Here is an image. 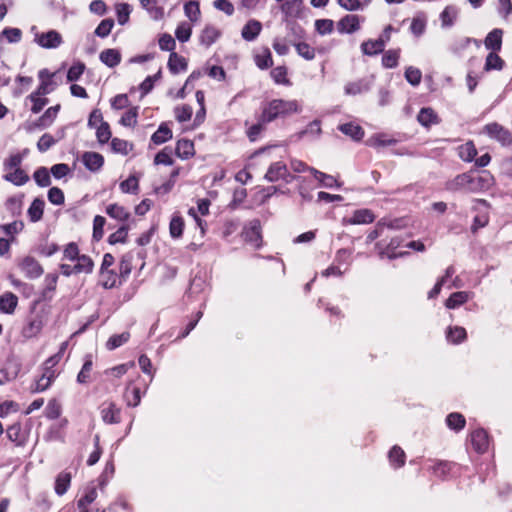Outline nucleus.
<instances>
[{
  "instance_id": "obj_1",
  "label": "nucleus",
  "mask_w": 512,
  "mask_h": 512,
  "mask_svg": "<svg viewBox=\"0 0 512 512\" xmlns=\"http://www.w3.org/2000/svg\"><path fill=\"white\" fill-rule=\"evenodd\" d=\"M494 177L489 171L479 173L467 172L457 175L447 182L446 189L449 191L466 190L478 193L489 190L494 185Z\"/></svg>"
},
{
  "instance_id": "obj_2",
  "label": "nucleus",
  "mask_w": 512,
  "mask_h": 512,
  "mask_svg": "<svg viewBox=\"0 0 512 512\" xmlns=\"http://www.w3.org/2000/svg\"><path fill=\"white\" fill-rule=\"evenodd\" d=\"M299 111L297 101L275 99L269 102L262 111V122H271L278 117H284Z\"/></svg>"
},
{
  "instance_id": "obj_3",
  "label": "nucleus",
  "mask_w": 512,
  "mask_h": 512,
  "mask_svg": "<svg viewBox=\"0 0 512 512\" xmlns=\"http://www.w3.org/2000/svg\"><path fill=\"white\" fill-rule=\"evenodd\" d=\"M66 346L67 343H62L59 353L51 356L49 359L46 360L44 365V372L41 378L37 380V390L43 391L50 386L52 380L55 378L56 375L55 370H53V367L59 362L61 354L64 352Z\"/></svg>"
},
{
  "instance_id": "obj_4",
  "label": "nucleus",
  "mask_w": 512,
  "mask_h": 512,
  "mask_svg": "<svg viewBox=\"0 0 512 512\" xmlns=\"http://www.w3.org/2000/svg\"><path fill=\"white\" fill-rule=\"evenodd\" d=\"M74 263V265L62 264L60 266L62 274L65 276L72 274H90L94 269L93 260L84 254L80 255Z\"/></svg>"
},
{
  "instance_id": "obj_5",
  "label": "nucleus",
  "mask_w": 512,
  "mask_h": 512,
  "mask_svg": "<svg viewBox=\"0 0 512 512\" xmlns=\"http://www.w3.org/2000/svg\"><path fill=\"white\" fill-rule=\"evenodd\" d=\"M483 133L490 138L497 140L502 145L512 143V134L498 123H489L483 127Z\"/></svg>"
},
{
  "instance_id": "obj_6",
  "label": "nucleus",
  "mask_w": 512,
  "mask_h": 512,
  "mask_svg": "<svg viewBox=\"0 0 512 512\" xmlns=\"http://www.w3.org/2000/svg\"><path fill=\"white\" fill-rule=\"evenodd\" d=\"M243 235L245 241L253 248H259L262 243L260 221L257 219L250 221L248 226L244 229Z\"/></svg>"
},
{
  "instance_id": "obj_7",
  "label": "nucleus",
  "mask_w": 512,
  "mask_h": 512,
  "mask_svg": "<svg viewBox=\"0 0 512 512\" xmlns=\"http://www.w3.org/2000/svg\"><path fill=\"white\" fill-rule=\"evenodd\" d=\"M56 72H49L48 70L44 69L39 71L38 77H39V87L37 90V93L40 95H45L50 92H52L56 86L57 82L55 81Z\"/></svg>"
},
{
  "instance_id": "obj_8",
  "label": "nucleus",
  "mask_w": 512,
  "mask_h": 512,
  "mask_svg": "<svg viewBox=\"0 0 512 512\" xmlns=\"http://www.w3.org/2000/svg\"><path fill=\"white\" fill-rule=\"evenodd\" d=\"M35 41L43 48L53 49L61 44L62 37L57 31L50 30L45 33L37 34Z\"/></svg>"
},
{
  "instance_id": "obj_9",
  "label": "nucleus",
  "mask_w": 512,
  "mask_h": 512,
  "mask_svg": "<svg viewBox=\"0 0 512 512\" xmlns=\"http://www.w3.org/2000/svg\"><path fill=\"white\" fill-rule=\"evenodd\" d=\"M289 175L287 166L285 163L278 161L270 165L265 178L270 182H275L281 179H286Z\"/></svg>"
},
{
  "instance_id": "obj_10",
  "label": "nucleus",
  "mask_w": 512,
  "mask_h": 512,
  "mask_svg": "<svg viewBox=\"0 0 512 512\" xmlns=\"http://www.w3.org/2000/svg\"><path fill=\"white\" fill-rule=\"evenodd\" d=\"M101 418L107 424L119 423L120 409L112 402L105 403L101 408Z\"/></svg>"
},
{
  "instance_id": "obj_11",
  "label": "nucleus",
  "mask_w": 512,
  "mask_h": 512,
  "mask_svg": "<svg viewBox=\"0 0 512 512\" xmlns=\"http://www.w3.org/2000/svg\"><path fill=\"white\" fill-rule=\"evenodd\" d=\"M360 28V18L357 15L349 14L338 22L340 33H353Z\"/></svg>"
},
{
  "instance_id": "obj_12",
  "label": "nucleus",
  "mask_w": 512,
  "mask_h": 512,
  "mask_svg": "<svg viewBox=\"0 0 512 512\" xmlns=\"http://www.w3.org/2000/svg\"><path fill=\"white\" fill-rule=\"evenodd\" d=\"M262 24L255 19L249 20L241 31V36L246 41H253L260 34Z\"/></svg>"
},
{
  "instance_id": "obj_13",
  "label": "nucleus",
  "mask_w": 512,
  "mask_h": 512,
  "mask_svg": "<svg viewBox=\"0 0 512 512\" xmlns=\"http://www.w3.org/2000/svg\"><path fill=\"white\" fill-rule=\"evenodd\" d=\"M471 442L479 453H484L488 449V435L483 429H477L471 434Z\"/></svg>"
},
{
  "instance_id": "obj_14",
  "label": "nucleus",
  "mask_w": 512,
  "mask_h": 512,
  "mask_svg": "<svg viewBox=\"0 0 512 512\" xmlns=\"http://www.w3.org/2000/svg\"><path fill=\"white\" fill-rule=\"evenodd\" d=\"M502 36L503 31L501 29H493L484 40L485 47L491 51H500L502 47Z\"/></svg>"
},
{
  "instance_id": "obj_15",
  "label": "nucleus",
  "mask_w": 512,
  "mask_h": 512,
  "mask_svg": "<svg viewBox=\"0 0 512 512\" xmlns=\"http://www.w3.org/2000/svg\"><path fill=\"white\" fill-rule=\"evenodd\" d=\"M375 217L373 213L368 209H360L356 210L353 213V216L349 219H344L346 224L356 225V224H369L374 221Z\"/></svg>"
},
{
  "instance_id": "obj_16",
  "label": "nucleus",
  "mask_w": 512,
  "mask_h": 512,
  "mask_svg": "<svg viewBox=\"0 0 512 512\" xmlns=\"http://www.w3.org/2000/svg\"><path fill=\"white\" fill-rule=\"evenodd\" d=\"M82 161L88 170L97 171L103 166L104 158L96 152H85Z\"/></svg>"
},
{
  "instance_id": "obj_17",
  "label": "nucleus",
  "mask_w": 512,
  "mask_h": 512,
  "mask_svg": "<svg viewBox=\"0 0 512 512\" xmlns=\"http://www.w3.org/2000/svg\"><path fill=\"white\" fill-rule=\"evenodd\" d=\"M417 120L424 127H430L440 121L437 113L430 107L422 108L417 115Z\"/></svg>"
},
{
  "instance_id": "obj_18",
  "label": "nucleus",
  "mask_w": 512,
  "mask_h": 512,
  "mask_svg": "<svg viewBox=\"0 0 512 512\" xmlns=\"http://www.w3.org/2000/svg\"><path fill=\"white\" fill-rule=\"evenodd\" d=\"M143 9L147 11L149 16L155 20H161L164 17V8L158 6L156 0H139Z\"/></svg>"
},
{
  "instance_id": "obj_19",
  "label": "nucleus",
  "mask_w": 512,
  "mask_h": 512,
  "mask_svg": "<svg viewBox=\"0 0 512 512\" xmlns=\"http://www.w3.org/2000/svg\"><path fill=\"white\" fill-rule=\"evenodd\" d=\"M8 438L17 445H23L28 441V433L22 430L19 424H13L7 429Z\"/></svg>"
},
{
  "instance_id": "obj_20",
  "label": "nucleus",
  "mask_w": 512,
  "mask_h": 512,
  "mask_svg": "<svg viewBox=\"0 0 512 512\" xmlns=\"http://www.w3.org/2000/svg\"><path fill=\"white\" fill-rule=\"evenodd\" d=\"M59 109H60V105H56V106L48 108L45 111V113L36 122H34V127H38V128L49 127L56 119Z\"/></svg>"
},
{
  "instance_id": "obj_21",
  "label": "nucleus",
  "mask_w": 512,
  "mask_h": 512,
  "mask_svg": "<svg viewBox=\"0 0 512 512\" xmlns=\"http://www.w3.org/2000/svg\"><path fill=\"white\" fill-rule=\"evenodd\" d=\"M18 299L17 297L11 293L6 292L0 297V311L6 314H11L14 312L17 306Z\"/></svg>"
},
{
  "instance_id": "obj_22",
  "label": "nucleus",
  "mask_w": 512,
  "mask_h": 512,
  "mask_svg": "<svg viewBox=\"0 0 512 512\" xmlns=\"http://www.w3.org/2000/svg\"><path fill=\"white\" fill-rule=\"evenodd\" d=\"M385 40L383 38L377 40H368L362 43L361 48L364 54L372 56L384 50Z\"/></svg>"
},
{
  "instance_id": "obj_23",
  "label": "nucleus",
  "mask_w": 512,
  "mask_h": 512,
  "mask_svg": "<svg viewBox=\"0 0 512 512\" xmlns=\"http://www.w3.org/2000/svg\"><path fill=\"white\" fill-rule=\"evenodd\" d=\"M220 36V31L212 25L204 27L200 34V42L205 46L212 45Z\"/></svg>"
},
{
  "instance_id": "obj_24",
  "label": "nucleus",
  "mask_w": 512,
  "mask_h": 512,
  "mask_svg": "<svg viewBox=\"0 0 512 512\" xmlns=\"http://www.w3.org/2000/svg\"><path fill=\"white\" fill-rule=\"evenodd\" d=\"M168 68L173 74H177L187 69V61L183 56L172 52L169 56Z\"/></svg>"
},
{
  "instance_id": "obj_25",
  "label": "nucleus",
  "mask_w": 512,
  "mask_h": 512,
  "mask_svg": "<svg viewBox=\"0 0 512 512\" xmlns=\"http://www.w3.org/2000/svg\"><path fill=\"white\" fill-rule=\"evenodd\" d=\"M175 151L177 156L181 159H188L195 153L194 143L187 139L179 140L177 142Z\"/></svg>"
},
{
  "instance_id": "obj_26",
  "label": "nucleus",
  "mask_w": 512,
  "mask_h": 512,
  "mask_svg": "<svg viewBox=\"0 0 512 512\" xmlns=\"http://www.w3.org/2000/svg\"><path fill=\"white\" fill-rule=\"evenodd\" d=\"M100 60L108 67H115L121 61V54L116 49H106L100 53Z\"/></svg>"
},
{
  "instance_id": "obj_27",
  "label": "nucleus",
  "mask_w": 512,
  "mask_h": 512,
  "mask_svg": "<svg viewBox=\"0 0 512 512\" xmlns=\"http://www.w3.org/2000/svg\"><path fill=\"white\" fill-rule=\"evenodd\" d=\"M458 9L455 6H447L440 14L441 26L444 28L451 27L458 17Z\"/></svg>"
},
{
  "instance_id": "obj_28",
  "label": "nucleus",
  "mask_w": 512,
  "mask_h": 512,
  "mask_svg": "<svg viewBox=\"0 0 512 512\" xmlns=\"http://www.w3.org/2000/svg\"><path fill=\"white\" fill-rule=\"evenodd\" d=\"M471 297V294L466 291L455 292L450 295L446 300L445 306L448 309H454L464 303H466Z\"/></svg>"
},
{
  "instance_id": "obj_29",
  "label": "nucleus",
  "mask_w": 512,
  "mask_h": 512,
  "mask_svg": "<svg viewBox=\"0 0 512 512\" xmlns=\"http://www.w3.org/2000/svg\"><path fill=\"white\" fill-rule=\"evenodd\" d=\"M397 143V140L389 137L386 134H375L367 140V144L371 147H385L392 146Z\"/></svg>"
},
{
  "instance_id": "obj_30",
  "label": "nucleus",
  "mask_w": 512,
  "mask_h": 512,
  "mask_svg": "<svg viewBox=\"0 0 512 512\" xmlns=\"http://www.w3.org/2000/svg\"><path fill=\"white\" fill-rule=\"evenodd\" d=\"M477 154L476 147L472 141L458 147V155L465 162H471Z\"/></svg>"
},
{
  "instance_id": "obj_31",
  "label": "nucleus",
  "mask_w": 512,
  "mask_h": 512,
  "mask_svg": "<svg viewBox=\"0 0 512 512\" xmlns=\"http://www.w3.org/2000/svg\"><path fill=\"white\" fill-rule=\"evenodd\" d=\"M339 129L342 133L357 141L361 140L364 136L363 129L359 125L353 123L342 124L339 126Z\"/></svg>"
},
{
  "instance_id": "obj_32",
  "label": "nucleus",
  "mask_w": 512,
  "mask_h": 512,
  "mask_svg": "<svg viewBox=\"0 0 512 512\" xmlns=\"http://www.w3.org/2000/svg\"><path fill=\"white\" fill-rule=\"evenodd\" d=\"M106 213L110 217L119 221H126L130 216L129 211L118 204H110L107 206Z\"/></svg>"
},
{
  "instance_id": "obj_33",
  "label": "nucleus",
  "mask_w": 512,
  "mask_h": 512,
  "mask_svg": "<svg viewBox=\"0 0 512 512\" xmlns=\"http://www.w3.org/2000/svg\"><path fill=\"white\" fill-rule=\"evenodd\" d=\"M185 16L192 22L199 21L201 16L200 6L197 1H189L184 5Z\"/></svg>"
},
{
  "instance_id": "obj_34",
  "label": "nucleus",
  "mask_w": 512,
  "mask_h": 512,
  "mask_svg": "<svg viewBox=\"0 0 512 512\" xmlns=\"http://www.w3.org/2000/svg\"><path fill=\"white\" fill-rule=\"evenodd\" d=\"M172 138V131L166 124H161L158 130L152 135L151 140L159 145L167 142Z\"/></svg>"
},
{
  "instance_id": "obj_35",
  "label": "nucleus",
  "mask_w": 512,
  "mask_h": 512,
  "mask_svg": "<svg viewBox=\"0 0 512 512\" xmlns=\"http://www.w3.org/2000/svg\"><path fill=\"white\" fill-rule=\"evenodd\" d=\"M311 173L313 174V176L315 177L316 180H318L322 186L326 187V188H332L334 186H337L339 187L340 184L337 182V180L331 176V175H328V174H325L321 171H318L314 168H311Z\"/></svg>"
},
{
  "instance_id": "obj_36",
  "label": "nucleus",
  "mask_w": 512,
  "mask_h": 512,
  "mask_svg": "<svg viewBox=\"0 0 512 512\" xmlns=\"http://www.w3.org/2000/svg\"><path fill=\"white\" fill-rule=\"evenodd\" d=\"M117 274L111 270V269H107V270H100V284L106 288V289H110V288H113L116 286V283H117Z\"/></svg>"
},
{
  "instance_id": "obj_37",
  "label": "nucleus",
  "mask_w": 512,
  "mask_h": 512,
  "mask_svg": "<svg viewBox=\"0 0 512 512\" xmlns=\"http://www.w3.org/2000/svg\"><path fill=\"white\" fill-rule=\"evenodd\" d=\"M192 34V24L188 22H180L175 30V36L176 38L182 42H187Z\"/></svg>"
},
{
  "instance_id": "obj_38",
  "label": "nucleus",
  "mask_w": 512,
  "mask_h": 512,
  "mask_svg": "<svg viewBox=\"0 0 512 512\" xmlns=\"http://www.w3.org/2000/svg\"><path fill=\"white\" fill-rule=\"evenodd\" d=\"M497 51H491L485 61L484 69L490 70H501L504 65V61L496 54Z\"/></svg>"
},
{
  "instance_id": "obj_39",
  "label": "nucleus",
  "mask_w": 512,
  "mask_h": 512,
  "mask_svg": "<svg viewBox=\"0 0 512 512\" xmlns=\"http://www.w3.org/2000/svg\"><path fill=\"white\" fill-rule=\"evenodd\" d=\"M400 245V241L398 239H392L390 243L387 245L386 249L380 252L382 258L387 257L389 259H394L397 257H402L408 254V252H399L396 253L394 250Z\"/></svg>"
},
{
  "instance_id": "obj_40",
  "label": "nucleus",
  "mask_w": 512,
  "mask_h": 512,
  "mask_svg": "<svg viewBox=\"0 0 512 512\" xmlns=\"http://www.w3.org/2000/svg\"><path fill=\"white\" fill-rule=\"evenodd\" d=\"M256 65L260 69H267L272 66V56L268 48L263 49L260 53L255 55Z\"/></svg>"
},
{
  "instance_id": "obj_41",
  "label": "nucleus",
  "mask_w": 512,
  "mask_h": 512,
  "mask_svg": "<svg viewBox=\"0 0 512 512\" xmlns=\"http://www.w3.org/2000/svg\"><path fill=\"white\" fill-rule=\"evenodd\" d=\"M70 481H71V475L69 473H66V472H62L58 475L57 479H56V484H55V491L58 495H63L69 485H70Z\"/></svg>"
},
{
  "instance_id": "obj_42",
  "label": "nucleus",
  "mask_w": 512,
  "mask_h": 512,
  "mask_svg": "<svg viewBox=\"0 0 512 512\" xmlns=\"http://www.w3.org/2000/svg\"><path fill=\"white\" fill-rule=\"evenodd\" d=\"M183 229H184L183 219L177 215L173 216L170 221V225H169V233H170L171 237L179 238L183 233Z\"/></svg>"
},
{
  "instance_id": "obj_43",
  "label": "nucleus",
  "mask_w": 512,
  "mask_h": 512,
  "mask_svg": "<svg viewBox=\"0 0 512 512\" xmlns=\"http://www.w3.org/2000/svg\"><path fill=\"white\" fill-rule=\"evenodd\" d=\"M129 337H130V334L128 332H123L118 335H113L108 339V341L106 343V347L109 350H114V349L120 347L121 345H123L124 343H126L129 340Z\"/></svg>"
},
{
  "instance_id": "obj_44",
  "label": "nucleus",
  "mask_w": 512,
  "mask_h": 512,
  "mask_svg": "<svg viewBox=\"0 0 512 512\" xmlns=\"http://www.w3.org/2000/svg\"><path fill=\"white\" fill-rule=\"evenodd\" d=\"M138 108L131 107L128 109L120 119V124L127 127H133L137 123Z\"/></svg>"
},
{
  "instance_id": "obj_45",
  "label": "nucleus",
  "mask_w": 512,
  "mask_h": 512,
  "mask_svg": "<svg viewBox=\"0 0 512 512\" xmlns=\"http://www.w3.org/2000/svg\"><path fill=\"white\" fill-rule=\"evenodd\" d=\"M4 178L15 185H22L28 181V176L21 170L15 169L14 171L5 174Z\"/></svg>"
},
{
  "instance_id": "obj_46",
  "label": "nucleus",
  "mask_w": 512,
  "mask_h": 512,
  "mask_svg": "<svg viewBox=\"0 0 512 512\" xmlns=\"http://www.w3.org/2000/svg\"><path fill=\"white\" fill-rule=\"evenodd\" d=\"M447 338L452 343H459L466 338V330L463 327H450L447 331Z\"/></svg>"
},
{
  "instance_id": "obj_47",
  "label": "nucleus",
  "mask_w": 512,
  "mask_h": 512,
  "mask_svg": "<svg viewBox=\"0 0 512 512\" xmlns=\"http://www.w3.org/2000/svg\"><path fill=\"white\" fill-rule=\"evenodd\" d=\"M22 32L18 28H5L0 33V40L5 38L9 43H17L21 40Z\"/></svg>"
},
{
  "instance_id": "obj_48",
  "label": "nucleus",
  "mask_w": 512,
  "mask_h": 512,
  "mask_svg": "<svg viewBox=\"0 0 512 512\" xmlns=\"http://www.w3.org/2000/svg\"><path fill=\"white\" fill-rule=\"evenodd\" d=\"M389 460L396 467H400V466L404 465V462H405L404 451L400 447L394 446L389 452Z\"/></svg>"
},
{
  "instance_id": "obj_49",
  "label": "nucleus",
  "mask_w": 512,
  "mask_h": 512,
  "mask_svg": "<svg viewBox=\"0 0 512 512\" xmlns=\"http://www.w3.org/2000/svg\"><path fill=\"white\" fill-rule=\"evenodd\" d=\"M315 29L320 35H328L333 32L334 22L330 19H319L315 21Z\"/></svg>"
},
{
  "instance_id": "obj_50",
  "label": "nucleus",
  "mask_w": 512,
  "mask_h": 512,
  "mask_svg": "<svg viewBox=\"0 0 512 512\" xmlns=\"http://www.w3.org/2000/svg\"><path fill=\"white\" fill-rule=\"evenodd\" d=\"M399 50H388L382 58V64L386 68H394L398 65Z\"/></svg>"
},
{
  "instance_id": "obj_51",
  "label": "nucleus",
  "mask_w": 512,
  "mask_h": 512,
  "mask_svg": "<svg viewBox=\"0 0 512 512\" xmlns=\"http://www.w3.org/2000/svg\"><path fill=\"white\" fill-rule=\"evenodd\" d=\"M297 53L306 60H313L315 58V49L308 43L300 42L295 45Z\"/></svg>"
},
{
  "instance_id": "obj_52",
  "label": "nucleus",
  "mask_w": 512,
  "mask_h": 512,
  "mask_svg": "<svg viewBox=\"0 0 512 512\" xmlns=\"http://www.w3.org/2000/svg\"><path fill=\"white\" fill-rule=\"evenodd\" d=\"M449 428L454 430H461L465 426V418L459 413H451L446 419Z\"/></svg>"
},
{
  "instance_id": "obj_53",
  "label": "nucleus",
  "mask_w": 512,
  "mask_h": 512,
  "mask_svg": "<svg viewBox=\"0 0 512 512\" xmlns=\"http://www.w3.org/2000/svg\"><path fill=\"white\" fill-rule=\"evenodd\" d=\"M34 180L42 187H47L51 184V178L48 170L44 167L39 168L34 172Z\"/></svg>"
},
{
  "instance_id": "obj_54",
  "label": "nucleus",
  "mask_w": 512,
  "mask_h": 512,
  "mask_svg": "<svg viewBox=\"0 0 512 512\" xmlns=\"http://www.w3.org/2000/svg\"><path fill=\"white\" fill-rule=\"evenodd\" d=\"M406 80L413 86H417L421 82L422 73L418 68L410 66L405 71Z\"/></svg>"
},
{
  "instance_id": "obj_55",
  "label": "nucleus",
  "mask_w": 512,
  "mask_h": 512,
  "mask_svg": "<svg viewBox=\"0 0 512 512\" xmlns=\"http://www.w3.org/2000/svg\"><path fill=\"white\" fill-rule=\"evenodd\" d=\"M426 28V19L424 16H417L413 18L410 29L411 32L416 35L420 36L424 33Z\"/></svg>"
},
{
  "instance_id": "obj_56",
  "label": "nucleus",
  "mask_w": 512,
  "mask_h": 512,
  "mask_svg": "<svg viewBox=\"0 0 512 512\" xmlns=\"http://www.w3.org/2000/svg\"><path fill=\"white\" fill-rule=\"evenodd\" d=\"M96 136L98 141L102 144L109 141L111 138V131L107 122L100 123V125L97 127Z\"/></svg>"
},
{
  "instance_id": "obj_57",
  "label": "nucleus",
  "mask_w": 512,
  "mask_h": 512,
  "mask_svg": "<svg viewBox=\"0 0 512 512\" xmlns=\"http://www.w3.org/2000/svg\"><path fill=\"white\" fill-rule=\"evenodd\" d=\"M118 23L124 25L129 20L131 13L130 6L126 3H121L116 6Z\"/></svg>"
},
{
  "instance_id": "obj_58",
  "label": "nucleus",
  "mask_w": 512,
  "mask_h": 512,
  "mask_svg": "<svg viewBox=\"0 0 512 512\" xmlns=\"http://www.w3.org/2000/svg\"><path fill=\"white\" fill-rule=\"evenodd\" d=\"M114 26V21L112 19H104L100 22L95 30V34L99 37H106L110 34L111 29Z\"/></svg>"
},
{
  "instance_id": "obj_59",
  "label": "nucleus",
  "mask_w": 512,
  "mask_h": 512,
  "mask_svg": "<svg viewBox=\"0 0 512 512\" xmlns=\"http://www.w3.org/2000/svg\"><path fill=\"white\" fill-rule=\"evenodd\" d=\"M85 70V65L82 62H78L74 65H72L67 73V80L69 82L76 81L80 78V76L83 74Z\"/></svg>"
},
{
  "instance_id": "obj_60",
  "label": "nucleus",
  "mask_w": 512,
  "mask_h": 512,
  "mask_svg": "<svg viewBox=\"0 0 512 512\" xmlns=\"http://www.w3.org/2000/svg\"><path fill=\"white\" fill-rule=\"evenodd\" d=\"M80 255L81 254H80L77 244H75L73 242L67 244L66 247L64 248L63 259H65V260L74 262Z\"/></svg>"
},
{
  "instance_id": "obj_61",
  "label": "nucleus",
  "mask_w": 512,
  "mask_h": 512,
  "mask_svg": "<svg viewBox=\"0 0 512 512\" xmlns=\"http://www.w3.org/2000/svg\"><path fill=\"white\" fill-rule=\"evenodd\" d=\"M120 189L123 193H135L138 190V179L135 176H130L121 182Z\"/></svg>"
},
{
  "instance_id": "obj_62",
  "label": "nucleus",
  "mask_w": 512,
  "mask_h": 512,
  "mask_svg": "<svg viewBox=\"0 0 512 512\" xmlns=\"http://www.w3.org/2000/svg\"><path fill=\"white\" fill-rule=\"evenodd\" d=\"M61 414V405L56 400H51L48 402L45 408V415L49 419H56Z\"/></svg>"
},
{
  "instance_id": "obj_63",
  "label": "nucleus",
  "mask_w": 512,
  "mask_h": 512,
  "mask_svg": "<svg viewBox=\"0 0 512 512\" xmlns=\"http://www.w3.org/2000/svg\"><path fill=\"white\" fill-rule=\"evenodd\" d=\"M271 77L277 84H288L287 70L284 66H278L271 71Z\"/></svg>"
},
{
  "instance_id": "obj_64",
  "label": "nucleus",
  "mask_w": 512,
  "mask_h": 512,
  "mask_svg": "<svg viewBox=\"0 0 512 512\" xmlns=\"http://www.w3.org/2000/svg\"><path fill=\"white\" fill-rule=\"evenodd\" d=\"M176 42L170 34H162L159 38V47L163 51H173L175 49Z\"/></svg>"
}]
</instances>
